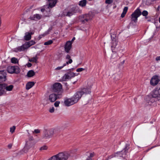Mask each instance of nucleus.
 Instances as JSON below:
<instances>
[{
	"mask_svg": "<svg viewBox=\"0 0 160 160\" xmlns=\"http://www.w3.org/2000/svg\"><path fill=\"white\" fill-rule=\"evenodd\" d=\"M159 93H160V91H158L155 89L151 94L146 96V101L149 105H154L155 102L158 99V98H160V94Z\"/></svg>",
	"mask_w": 160,
	"mask_h": 160,
	"instance_id": "f257e3e1",
	"label": "nucleus"
},
{
	"mask_svg": "<svg viewBox=\"0 0 160 160\" xmlns=\"http://www.w3.org/2000/svg\"><path fill=\"white\" fill-rule=\"evenodd\" d=\"M60 131V128H51L48 130L45 129L43 131V138L45 139H48L52 137L53 134L58 133Z\"/></svg>",
	"mask_w": 160,
	"mask_h": 160,
	"instance_id": "f03ea898",
	"label": "nucleus"
},
{
	"mask_svg": "<svg viewBox=\"0 0 160 160\" xmlns=\"http://www.w3.org/2000/svg\"><path fill=\"white\" fill-rule=\"evenodd\" d=\"M144 16H147L148 14V12L146 10H144L142 11V12L140 11V9L138 8L131 15V22L130 23V24L132 23V22H134L136 23L137 22L138 18L141 15ZM135 25L136 23L134 24Z\"/></svg>",
	"mask_w": 160,
	"mask_h": 160,
	"instance_id": "7ed1b4c3",
	"label": "nucleus"
},
{
	"mask_svg": "<svg viewBox=\"0 0 160 160\" xmlns=\"http://www.w3.org/2000/svg\"><path fill=\"white\" fill-rule=\"evenodd\" d=\"M91 90L90 88H84L81 91L77 92L72 98L75 100V102L77 103L83 94H89Z\"/></svg>",
	"mask_w": 160,
	"mask_h": 160,
	"instance_id": "20e7f679",
	"label": "nucleus"
},
{
	"mask_svg": "<svg viewBox=\"0 0 160 160\" xmlns=\"http://www.w3.org/2000/svg\"><path fill=\"white\" fill-rule=\"evenodd\" d=\"M81 11L79 8L77 6H73L70 8V9L68 11L64 10L62 12V15L63 16L70 17L77 13H80Z\"/></svg>",
	"mask_w": 160,
	"mask_h": 160,
	"instance_id": "39448f33",
	"label": "nucleus"
},
{
	"mask_svg": "<svg viewBox=\"0 0 160 160\" xmlns=\"http://www.w3.org/2000/svg\"><path fill=\"white\" fill-rule=\"evenodd\" d=\"M13 88V86L12 85H8L7 84L3 83H0V96L6 95V89L7 91H11Z\"/></svg>",
	"mask_w": 160,
	"mask_h": 160,
	"instance_id": "423d86ee",
	"label": "nucleus"
},
{
	"mask_svg": "<svg viewBox=\"0 0 160 160\" xmlns=\"http://www.w3.org/2000/svg\"><path fill=\"white\" fill-rule=\"evenodd\" d=\"M130 148V144L128 143H126L125 147L120 152H117L115 154H117L120 157L124 158L126 157L127 153L128 152V149Z\"/></svg>",
	"mask_w": 160,
	"mask_h": 160,
	"instance_id": "0eeeda50",
	"label": "nucleus"
},
{
	"mask_svg": "<svg viewBox=\"0 0 160 160\" xmlns=\"http://www.w3.org/2000/svg\"><path fill=\"white\" fill-rule=\"evenodd\" d=\"M8 72L10 73H18L20 72V70L18 66H9L7 68Z\"/></svg>",
	"mask_w": 160,
	"mask_h": 160,
	"instance_id": "6e6552de",
	"label": "nucleus"
},
{
	"mask_svg": "<svg viewBox=\"0 0 160 160\" xmlns=\"http://www.w3.org/2000/svg\"><path fill=\"white\" fill-rule=\"evenodd\" d=\"M75 76V73L69 71L65 74L63 76L62 79L63 81H66L67 79H71Z\"/></svg>",
	"mask_w": 160,
	"mask_h": 160,
	"instance_id": "1a4fd4ad",
	"label": "nucleus"
},
{
	"mask_svg": "<svg viewBox=\"0 0 160 160\" xmlns=\"http://www.w3.org/2000/svg\"><path fill=\"white\" fill-rule=\"evenodd\" d=\"M62 85L59 82L55 83L53 86L52 90L54 92H58L62 89Z\"/></svg>",
	"mask_w": 160,
	"mask_h": 160,
	"instance_id": "9d476101",
	"label": "nucleus"
},
{
	"mask_svg": "<svg viewBox=\"0 0 160 160\" xmlns=\"http://www.w3.org/2000/svg\"><path fill=\"white\" fill-rule=\"evenodd\" d=\"M32 141H27L26 142L25 146L23 148L24 151L25 152H27L28 150L32 148L34 144Z\"/></svg>",
	"mask_w": 160,
	"mask_h": 160,
	"instance_id": "9b49d317",
	"label": "nucleus"
},
{
	"mask_svg": "<svg viewBox=\"0 0 160 160\" xmlns=\"http://www.w3.org/2000/svg\"><path fill=\"white\" fill-rule=\"evenodd\" d=\"M58 160H66L68 158V154L67 153L61 152L57 154Z\"/></svg>",
	"mask_w": 160,
	"mask_h": 160,
	"instance_id": "f8f14e48",
	"label": "nucleus"
},
{
	"mask_svg": "<svg viewBox=\"0 0 160 160\" xmlns=\"http://www.w3.org/2000/svg\"><path fill=\"white\" fill-rule=\"evenodd\" d=\"M90 18V16L89 14L83 15L79 17L80 20L83 23H85L88 22Z\"/></svg>",
	"mask_w": 160,
	"mask_h": 160,
	"instance_id": "ddd939ff",
	"label": "nucleus"
},
{
	"mask_svg": "<svg viewBox=\"0 0 160 160\" xmlns=\"http://www.w3.org/2000/svg\"><path fill=\"white\" fill-rule=\"evenodd\" d=\"M72 43L71 41H68L67 42L64 46V50L67 53H69L72 48Z\"/></svg>",
	"mask_w": 160,
	"mask_h": 160,
	"instance_id": "4468645a",
	"label": "nucleus"
},
{
	"mask_svg": "<svg viewBox=\"0 0 160 160\" xmlns=\"http://www.w3.org/2000/svg\"><path fill=\"white\" fill-rule=\"evenodd\" d=\"M159 81L158 77L157 76H153L151 79L150 81V83L152 85L155 86L156 85Z\"/></svg>",
	"mask_w": 160,
	"mask_h": 160,
	"instance_id": "2eb2a0df",
	"label": "nucleus"
},
{
	"mask_svg": "<svg viewBox=\"0 0 160 160\" xmlns=\"http://www.w3.org/2000/svg\"><path fill=\"white\" fill-rule=\"evenodd\" d=\"M76 103L72 98H71L65 100L64 102L65 105L67 106H71Z\"/></svg>",
	"mask_w": 160,
	"mask_h": 160,
	"instance_id": "dca6fc26",
	"label": "nucleus"
},
{
	"mask_svg": "<svg viewBox=\"0 0 160 160\" xmlns=\"http://www.w3.org/2000/svg\"><path fill=\"white\" fill-rule=\"evenodd\" d=\"M6 79V73L5 71H0V81H5Z\"/></svg>",
	"mask_w": 160,
	"mask_h": 160,
	"instance_id": "f3484780",
	"label": "nucleus"
},
{
	"mask_svg": "<svg viewBox=\"0 0 160 160\" xmlns=\"http://www.w3.org/2000/svg\"><path fill=\"white\" fill-rule=\"evenodd\" d=\"M48 5L46 6L45 8L46 7H48V8H51L55 5L57 2V0H48Z\"/></svg>",
	"mask_w": 160,
	"mask_h": 160,
	"instance_id": "a211bd4d",
	"label": "nucleus"
},
{
	"mask_svg": "<svg viewBox=\"0 0 160 160\" xmlns=\"http://www.w3.org/2000/svg\"><path fill=\"white\" fill-rule=\"evenodd\" d=\"M57 98L58 97L57 95L54 93L50 94L49 97V100L51 102H54Z\"/></svg>",
	"mask_w": 160,
	"mask_h": 160,
	"instance_id": "6ab92c4d",
	"label": "nucleus"
},
{
	"mask_svg": "<svg viewBox=\"0 0 160 160\" xmlns=\"http://www.w3.org/2000/svg\"><path fill=\"white\" fill-rule=\"evenodd\" d=\"M26 49H27L26 48L24 44L21 46L18 47L14 48V51L16 52H17L24 51Z\"/></svg>",
	"mask_w": 160,
	"mask_h": 160,
	"instance_id": "aec40b11",
	"label": "nucleus"
},
{
	"mask_svg": "<svg viewBox=\"0 0 160 160\" xmlns=\"http://www.w3.org/2000/svg\"><path fill=\"white\" fill-rule=\"evenodd\" d=\"M35 43V42L33 40H31L29 42H26L24 44L26 48L27 49L31 46L34 45Z\"/></svg>",
	"mask_w": 160,
	"mask_h": 160,
	"instance_id": "412c9836",
	"label": "nucleus"
},
{
	"mask_svg": "<svg viewBox=\"0 0 160 160\" xmlns=\"http://www.w3.org/2000/svg\"><path fill=\"white\" fill-rule=\"evenodd\" d=\"M72 62V59L69 60V61H66L65 63L63 64L62 66L58 67L57 68L55 69L57 70H58L62 69L64 67L66 66L67 65H68L69 64H71Z\"/></svg>",
	"mask_w": 160,
	"mask_h": 160,
	"instance_id": "4be33fe9",
	"label": "nucleus"
},
{
	"mask_svg": "<svg viewBox=\"0 0 160 160\" xmlns=\"http://www.w3.org/2000/svg\"><path fill=\"white\" fill-rule=\"evenodd\" d=\"M33 33L32 32H26L25 33V35L24 36V39L27 41H28L31 39V35Z\"/></svg>",
	"mask_w": 160,
	"mask_h": 160,
	"instance_id": "5701e85b",
	"label": "nucleus"
},
{
	"mask_svg": "<svg viewBox=\"0 0 160 160\" xmlns=\"http://www.w3.org/2000/svg\"><path fill=\"white\" fill-rule=\"evenodd\" d=\"M34 85V83L33 82H28L26 85V89L28 90L31 88Z\"/></svg>",
	"mask_w": 160,
	"mask_h": 160,
	"instance_id": "b1692460",
	"label": "nucleus"
},
{
	"mask_svg": "<svg viewBox=\"0 0 160 160\" xmlns=\"http://www.w3.org/2000/svg\"><path fill=\"white\" fill-rule=\"evenodd\" d=\"M87 3L86 0H82L79 1L78 5L82 7H85Z\"/></svg>",
	"mask_w": 160,
	"mask_h": 160,
	"instance_id": "393cba45",
	"label": "nucleus"
},
{
	"mask_svg": "<svg viewBox=\"0 0 160 160\" xmlns=\"http://www.w3.org/2000/svg\"><path fill=\"white\" fill-rule=\"evenodd\" d=\"M128 9V8L127 7H125L124 8L123 11V12L121 15V16L122 18H123L125 16L127 12Z\"/></svg>",
	"mask_w": 160,
	"mask_h": 160,
	"instance_id": "a878e982",
	"label": "nucleus"
},
{
	"mask_svg": "<svg viewBox=\"0 0 160 160\" xmlns=\"http://www.w3.org/2000/svg\"><path fill=\"white\" fill-rule=\"evenodd\" d=\"M112 45L111 46V48H115L117 46L118 43V42L116 40V39L114 38L112 40Z\"/></svg>",
	"mask_w": 160,
	"mask_h": 160,
	"instance_id": "bb28decb",
	"label": "nucleus"
},
{
	"mask_svg": "<svg viewBox=\"0 0 160 160\" xmlns=\"http://www.w3.org/2000/svg\"><path fill=\"white\" fill-rule=\"evenodd\" d=\"M35 72L32 70L29 71L27 73V76L28 77H31L35 75Z\"/></svg>",
	"mask_w": 160,
	"mask_h": 160,
	"instance_id": "cd10ccee",
	"label": "nucleus"
},
{
	"mask_svg": "<svg viewBox=\"0 0 160 160\" xmlns=\"http://www.w3.org/2000/svg\"><path fill=\"white\" fill-rule=\"evenodd\" d=\"M41 132V130L38 129H35L34 131H32V134L34 135L36 134H39Z\"/></svg>",
	"mask_w": 160,
	"mask_h": 160,
	"instance_id": "c85d7f7f",
	"label": "nucleus"
},
{
	"mask_svg": "<svg viewBox=\"0 0 160 160\" xmlns=\"http://www.w3.org/2000/svg\"><path fill=\"white\" fill-rule=\"evenodd\" d=\"M38 59V58L37 57V56H36L35 57H33L31 59H29V61L30 62H33L36 63Z\"/></svg>",
	"mask_w": 160,
	"mask_h": 160,
	"instance_id": "c756f323",
	"label": "nucleus"
},
{
	"mask_svg": "<svg viewBox=\"0 0 160 160\" xmlns=\"http://www.w3.org/2000/svg\"><path fill=\"white\" fill-rule=\"evenodd\" d=\"M57 155L53 156L48 159L49 160H58Z\"/></svg>",
	"mask_w": 160,
	"mask_h": 160,
	"instance_id": "7c9ffc66",
	"label": "nucleus"
},
{
	"mask_svg": "<svg viewBox=\"0 0 160 160\" xmlns=\"http://www.w3.org/2000/svg\"><path fill=\"white\" fill-rule=\"evenodd\" d=\"M11 62L13 63H16L18 61L17 59L15 58H12L11 59Z\"/></svg>",
	"mask_w": 160,
	"mask_h": 160,
	"instance_id": "2f4dec72",
	"label": "nucleus"
},
{
	"mask_svg": "<svg viewBox=\"0 0 160 160\" xmlns=\"http://www.w3.org/2000/svg\"><path fill=\"white\" fill-rule=\"evenodd\" d=\"M35 18L37 20H39L41 18V15L39 14H35Z\"/></svg>",
	"mask_w": 160,
	"mask_h": 160,
	"instance_id": "473e14b6",
	"label": "nucleus"
},
{
	"mask_svg": "<svg viewBox=\"0 0 160 160\" xmlns=\"http://www.w3.org/2000/svg\"><path fill=\"white\" fill-rule=\"evenodd\" d=\"M52 42L53 41L52 40H49L46 42H45L44 43V45H50L52 44Z\"/></svg>",
	"mask_w": 160,
	"mask_h": 160,
	"instance_id": "72a5a7b5",
	"label": "nucleus"
},
{
	"mask_svg": "<svg viewBox=\"0 0 160 160\" xmlns=\"http://www.w3.org/2000/svg\"><path fill=\"white\" fill-rule=\"evenodd\" d=\"M15 126H13L10 128V132L12 133L14 132L15 129Z\"/></svg>",
	"mask_w": 160,
	"mask_h": 160,
	"instance_id": "f704fd0d",
	"label": "nucleus"
},
{
	"mask_svg": "<svg viewBox=\"0 0 160 160\" xmlns=\"http://www.w3.org/2000/svg\"><path fill=\"white\" fill-rule=\"evenodd\" d=\"M65 59L66 60H67V61H69V60H70V59H72L71 58V57L68 54L66 56V57H65Z\"/></svg>",
	"mask_w": 160,
	"mask_h": 160,
	"instance_id": "c9c22d12",
	"label": "nucleus"
},
{
	"mask_svg": "<svg viewBox=\"0 0 160 160\" xmlns=\"http://www.w3.org/2000/svg\"><path fill=\"white\" fill-rule=\"evenodd\" d=\"M47 147L46 146L44 145L41 147L40 149V150H46L47 149Z\"/></svg>",
	"mask_w": 160,
	"mask_h": 160,
	"instance_id": "e433bc0d",
	"label": "nucleus"
},
{
	"mask_svg": "<svg viewBox=\"0 0 160 160\" xmlns=\"http://www.w3.org/2000/svg\"><path fill=\"white\" fill-rule=\"evenodd\" d=\"M60 103V102L59 101H57L54 103V106L55 107H58Z\"/></svg>",
	"mask_w": 160,
	"mask_h": 160,
	"instance_id": "4c0bfd02",
	"label": "nucleus"
},
{
	"mask_svg": "<svg viewBox=\"0 0 160 160\" xmlns=\"http://www.w3.org/2000/svg\"><path fill=\"white\" fill-rule=\"evenodd\" d=\"M94 156V153H90L89 156V159H87L86 160H92L91 158L93 157Z\"/></svg>",
	"mask_w": 160,
	"mask_h": 160,
	"instance_id": "58836bf2",
	"label": "nucleus"
},
{
	"mask_svg": "<svg viewBox=\"0 0 160 160\" xmlns=\"http://www.w3.org/2000/svg\"><path fill=\"white\" fill-rule=\"evenodd\" d=\"M85 70L84 68H78L76 70V71L77 72H81V71H82L83 70Z\"/></svg>",
	"mask_w": 160,
	"mask_h": 160,
	"instance_id": "ea45409f",
	"label": "nucleus"
},
{
	"mask_svg": "<svg viewBox=\"0 0 160 160\" xmlns=\"http://www.w3.org/2000/svg\"><path fill=\"white\" fill-rule=\"evenodd\" d=\"M29 18L32 20H35V14L30 16Z\"/></svg>",
	"mask_w": 160,
	"mask_h": 160,
	"instance_id": "a19ab883",
	"label": "nucleus"
},
{
	"mask_svg": "<svg viewBox=\"0 0 160 160\" xmlns=\"http://www.w3.org/2000/svg\"><path fill=\"white\" fill-rule=\"evenodd\" d=\"M105 2L106 3L110 4L112 3V0H106Z\"/></svg>",
	"mask_w": 160,
	"mask_h": 160,
	"instance_id": "79ce46f5",
	"label": "nucleus"
},
{
	"mask_svg": "<svg viewBox=\"0 0 160 160\" xmlns=\"http://www.w3.org/2000/svg\"><path fill=\"white\" fill-rule=\"evenodd\" d=\"M54 108L53 107H52L49 110V111L51 113H52L54 112Z\"/></svg>",
	"mask_w": 160,
	"mask_h": 160,
	"instance_id": "37998d69",
	"label": "nucleus"
},
{
	"mask_svg": "<svg viewBox=\"0 0 160 160\" xmlns=\"http://www.w3.org/2000/svg\"><path fill=\"white\" fill-rule=\"evenodd\" d=\"M116 154H115V155H112L111 156H110L108 157V159H111L112 158L116 157Z\"/></svg>",
	"mask_w": 160,
	"mask_h": 160,
	"instance_id": "c03bdc74",
	"label": "nucleus"
},
{
	"mask_svg": "<svg viewBox=\"0 0 160 160\" xmlns=\"http://www.w3.org/2000/svg\"><path fill=\"white\" fill-rule=\"evenodd\" d=\"M32 64L29 62H28L27 64V65L28 67H31L32 66Z\"/></svg>",
	"mask_w": 160,
	"mask_h": 160,
	"instance_id": "a18cd8bd",
	"label": "nucleus"
},
{
	"mask_svg": "<svg viewBox=\"0 0 160 160\" xmlns=\"http://www.w3.org/2000/svg\"><path fill=\"white\" fill-rule=\"evenodd\" d=\"M12 144H10L8 145V148H9L10 149L12 148Z\"/></svg>",
	"mask_w": 160,
	"mask_h": 160,
	"instance_id": "49530a36",
	"label": "nucleus"
},
{
	"mask_svg": "<svg viewBox=\"0 0 160 160\" xmlns=\"http://www.w3.org/2000/svg\"><path fill=\"white\" fill-rule=\"evenodd\" d=\"M156 61L160 60V56H158L156 58Z\"/></svg>",
	"mask_w": 160,
	"mask_h": 160,
	"instance_id": "de8ad7c7",
	"label": "nucleus"
},
{
	"mask_svg": "<svg viewBox=\"0 0 160 160\" xmlns=\"http://www.w3.org/2000/svg\"><path fill=\"white\" fill-rule=\"evenodd\" d=\"M160 146V144H157V145H156V146H153V147H152V148H151H151H153L154 147H156V146Z\"/></svg>",
	"mask_w": 160,
	"mask_h": 160,
	"instance_id": "09e8293b",
	"label": "nucleus"
},
{
	"mask_svg": "<svg viewBox=\"0 0 160 160\" xmlns=\"http://www.w3.org/2000/svg\"><path fill=\"white\" fill-rule=\"evenodd\" d=\"M75 39V37H73L72 38V40L71 41L72 43V42Z\"/></svg>",
	"mask_w": 160,
	"mask_h": 160,
	"instance_id": "8fccbe9b",
	"label": "nucleus"
},
{
	"mask_svg": "<svg viewBox=\"0 0 160 160\" xmlns=\"http://www.w3.org/2000/svg\"><path fill=\"white\" fill-rule=\"evenodd\" d=\"M45 10V9L44 8H42L41 10V11L42 12H44Z\"/></svg>",
	"mask_w": 160,
	"mask_h": 160,
	"instance_id": "3c124183",
	"label": "nucleus"
},
{
	"mask_svg": "<svg viewBox=\"0 0 160 160\" xmlns=\"http://www.w3.org/2000/svg\"><path fill=\"white\" fill-rule=\"evenodd\" d=\"M52 30V28H49L48 30V32H49L50 31H51Z\"/></svg>",
	"mask_w": 160,
	"mask_h": 160,
	"instance_id": "603ef678",
	"label": "nucleus"
},
{
	"mask_svg": "<svg viewBox=\"0 0 160 160\" xmlns=\"http://www.w3.org/2000/svg\"><path fill=\"white\" fill-rule=\"evenodd\" d=\"M31 140H32L33 139V137L32 136H31Z\"/></svg>",
	"mask_w": 160,
	"mask_h": 160,
	"instance_id": "864d4df0",
	"label": "nucleus"
},
{
	"mask_svg": "<svg viewBox=\"0 0 160 160\" xmlns=\"http://www.w3.org/2000/svg\"><path fill=\"white\" fill-rule=\"evenodd\" d=\"M27 132L28 135H30V134H29V133L28 132V130H27Z\"/></svg>",
	"mask_w": 160,
	"mask_h": 160,
	"instance_id": "5fc2aeb1",
	"label": "nucleus"
},
{
	"mask_svg": "<svg viewBox=\"0 0 160 160\" xmlns=\"http://www.w3.org/2000/svg\"><path fill=\"white\" fill-rule=\"evenodd\" d=\"M145 18L146 19H147L148 18V17H147V16H145Z\"/></svg>",
	"mask_w": 160,
	"mask_h": 160,
	"instance_id": "6e6d98bb",
	"label": "nucleus"
},
{
	"mask_svg": "<svg viewBox=\"0 0 160 160\" xmlns=\"http://www.w3.org/2000/svg\"><path fill=\"white\" fill-rule=\"evenodd\" d=\"M124 60L123 61V62H122V64H123L124 63Z\"/></svg>",
	"mask_w": 160,
	"mask_h": 160,
	"instance_id": "4d7b16f0",
	"label": "nucleus"
},
{
	"mask_svg": "<svg viewBox=\"0 0 160 160\" xmlns=\"http://www.w3.org/2000/svg\"><path fill=\"white\" fill-rule=\"evenodd\" d=\"M108 160V158H106V159H105V160Z\"/></svg>",
	"mask_w": 160,
	"mask_h": 160,
	"instance_id": "13d9d810",
	"label": "nucleus"
},
{
	"mask_svg": "<svg viewBox=\"0 0 160 160\" xmlns=\"http://www.w3.org/2000/svg\"><path fill=\"white\" fill-rule=\"evenodd\" d=\"M148 21H150V20H148Z\"/></svg>",
	"mask_w": 160,
	"mask_h": 160,
	"instance_id": "bf43d9fd",
	"label": "nucleus"
},
{
	"mask_svg": "<svg viewBox=\"0 0 160 160\" xmlns=\"http://www.w3.org/2000/svg\"><path fill=\"white\" fill-rule=\"evenodd\" d=\"M48 160H49L48 159Z\"/></svg>",
	"mask_w": 160,
	"mask_h": 160,
	"instance_id": "052dcab7",
	"label": "nucleus"
}]
</instances>
